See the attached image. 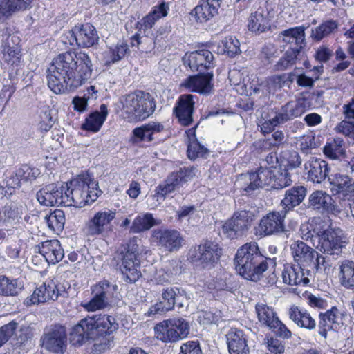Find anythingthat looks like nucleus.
<instances>
[{
  "label": "nucleus",
  "mask_w": 354,
  "mask_h": 354,
  "mask_svg": "<svg viewBox=\"0 0 354 354\" xmlns=\"http://www.w3.org/2000/svg\"><path fill=\"white\" fill-rule=\"evenodd\" d=\"M155 236L158 245L168 252L178 250L184 241L183 236L176 230H160L156 232Z\"/></svg>",
  "instance_id": "24"
},
{
  "label": "nucleus",
  "mask_w": 354,
  "mask_h": 354,
  "mask_svg": "<svg viewBox=\"0 0 354 354\" xmlns=\"http://www.w3.org/2000/svg\"><path fill=\"white\" fill-rule=\"evenodd\" d=\"M333 55V50L326 46H320L315 51L314 57L320 64L327 62Z\"/></svg>",
  "instance_id": "63"
},
{
  "label": "nucleus",
  "mask_w": 354,
  "mask_h": 354,
  "mask_svg": "<svg viewBox=\"0 0 354 354\" xmlns=\"http://www.w3.org/2000/svg\"><path fill=\"white\" fill-rule=\"evenodd\" d=\"M306 194V189L301 185L294 186L287 189L284 198L281 202V205L283 206L282 210L286 211L287 214L303 201Z\"/></svg>",
  "instance_id": "34"
},
{
  "label": "nucleus",
  "mask_w": 354,
  "mask_h": 354,
  "mask_svg": "<svg viewBox=\"0 0 354 354\" xmlns=\"http://www.w3.org/2000/svg\"><path fill=\"white\" fill-rule=\"evenodd\" d=\"M154 331L156 338L164 343H174L179 341L176 331L172 328L168 319L157 324Z\"/></svg>",
  "instance_id": "39"
},
{
  "label": "nucleus",
  "mask_w": 354,
  "mask_h": 354,
  "mask_svg": "<svg viewBox=\"0 0 354 354\" xmlns=\"http://www.w3.org/2000/svg\"><path fill=\"white\" fill-rule=\"evenodd\" d=\"M324 154L331 160H337L345 155L344 142L341 138H335L328 142L323 149Z\"/></svg>",
  "instance_id": "42"
},
{
  "label": "nucleus",
  "mask_w": 354,
  "mask_h": 354,
  "mask_svg": "<svg viewBox=\"0 0 354 354\" xmlns=\"http://www.w3.org/2000/svg\"><path fill=\"white\" fill-rule=\"evenodd\" d=\"M310 274L309 270H305L299 265H285L282 272V279L285 283L290 286L303 285L309 283L308 275Z\"/></svg>",
  "instance_id": "27"
},
{
  "label": "nucleus",
  "mask_w": 354,
  "mask_h": 354,
  "mask_svg": "<svg viewBox=\"0 0 354 354\" xmlns=\"http://www.w3.org/2000/svg\"><path fill=\"white\" fill-rule=\"evenodd\" d=\"M308 102L304 98H299L295 101H290L282 106L276 112V115L283 124L300 117L308 109Z\"/></svg>",
  "instance_id": "23"
},
{
  "label": "nucleus",
  "mask_w": 354,
  "mask_h": 354,
  "mask_svg": "<svg viewBox=\"0 0 354 354\" xmlns=\"http://www.w3.org/2000/svg\"><path fill=\"white\" fill-rule=\"evenodd\" d=\"M185 293V291L184 290H181L176 286L163 288L162 291V300L150 308L149 314H160L172 310L178 297Z\"/></svg>",
  "instance_id": "20"
},
{
  "label": "nucleus",
  "mask_w": 354,
  "mask_h": 354,
  "mask_svg": "<svg viewBox=\"0 0 354 354\" xmlns=\"http://www.w3.org/2000/svg\"><path fill=\"white\" fill-rule=\"evenodd\" d=\"M319 334L326 337L327 331L337 330L343 324V314L335 307L319 315Z\"/></svg>",
  "instance_id": "21"
},
{
  "label": "nucleus",
  "mask_w": 354,
  "mask_h": 354,
  "mask_svg": "<svg viewBox=\"0 0 354 354\" xmlns=\"http://www.w3.org/2000/svg\"><path fill=\"white\" fill-rule=\"evenodd\" d=\"M92 71L87 54L67 51L54 58L48 69V86L55 94L68 93L91 79Z\"/></svg>",
  "instance_id": "1"
},
{
  "label": "nucleus",
  "mask_w": 354,
  "mask_h": 354,
  "mask_svg": "<svg viewBox=\"0 0 354 354\" xmlns=\"http://www.w3.org/2000/svg\"><path fill=\"white\" fill-rule=\"evenodd\" d=\"M234 265L239 274L247 280L257 281L268 271L271 273L268 277V283L274 285L277 281L274 273L277 266L275 259L263 255L256 242L246 243L237 250Z\"/></svg>",
  "instance_id": "2"
},
{
  "label": "nucleus",
  "mask_w": 354,
  "mask_h": 354,
  "mask_svg": "<svg viewBox=\"0 0 354 354\" xmlns=\"http://www.w3.org/2000/svg\"><path fill=\"white\" fill-rule=\"evenodd\" d=\"M164 130V125L159 122H150L141 127H136L132 131L131 141L133 144L140 142H151L153 136Z\"/></svg>",
  "instance_id": "30"
},
{
  "label": "nucleus",
  "mask_w": 354,
  "mask_h": 354,
  "mask_svg": "<svg viewBox=\"0 0 354 354\" xmlns=\"http://www.w3.org/2000/svg\"><path fill=\"white\" fill-rule=\"evenodd\" d=\"M289 318L298 326L308 330L315 328L316 322L307 310L292 306L288 312Z\"/></svg>",
  "instance_id": "35"
},
{
  "label": "nucleus",
  "mask_w": 354,
  "mask_h": 354,
  "mask_svg": "<svg viewBox=\"0 0 354 354\" xmlns=\"http://www.w3.org/2000/svg\"><path fill=\"white\" fill-rule=\"evenodd\" d=\"M187 152L190 160H195L198 158H207L209 150L201 145L196 139L193 138L189 140Z\"/></svg>",
  "instance_id": "54"
},
{
  "label": "nucleus",
  "mask_w": 354,
  "mask_h": 354,
  "mask_svg": "<svg viewBox=\"0 0 354 354\" xmlns=\"http://www.w3.org/2000/svg\"><path fill=\"white\" fill-rule=\"evenodd\" d=\"M109 305V301L101 297L97 294H94L93 298L86 303H82L81 306L86 311H95L102 310Z\"/></svg>",
  "instance_id": "56"
},
{
  "label": "nucleus",
  "mask_w": 354,
  "mask_h": 354,
  "mask_svg": "<svg viewBox=\"0 0 354 354\" xmlns=\"http://www.w3.org/2000/svg\"><path fill=\"white\" fill-rule=\"evenodd\" d=\"M226 337L230 354H249L246 336L241 330L231 329Z\"/></svg>",
  "instance_id": "32"
},
{
  "label": "nucleus",
  "mask_w": 354,
  "mask_h": 354,
  "mask_svg": "<svg viewBox=\"0 0 354 354\" xmlns=\"http://www.w3.org/2000/svg\"><path fill=\"white\" fill-rule=\"evenodd\" d=\"M330 220L317 218L315 226L308 225L301 226V236L304 240H311L313 245L322 252L328 255H339L345 248L347 239L343 231L339 228L330 227Z\"/></svg>",
  "instance_id": "3"
},
{
  "label": "nucleus",
  "mask_w": 354,
  "mask_h": 354,
  "mask_svg": "<svg viewBox=\"0 0 354 354\" xmlns=\"http://www.w3.org/2000/svg\"><path fill=\"white\" fill-rule=\"evenodd\" d=\"M18 323L12 321L0 327V347L2 346L15 334Z\"/></svg>",
  "instance_id": "59"
},
{
  "label": "nucleus",
  "mask_w": 354,
  "mask_h": 354,
  "mask_svg": "<svg viewBox=\"0 0 354 354\" xmlns=\"http://www.w3.org/2000/svg\"><path fill=\"white\" fill-rule=\"evenodd\" d=\"M168 10L169 7L165 2H162L158 6L154 7L153 11L142 19V26L144 31L151 29L157 20L167 16Z\"/></svg>",
  "instance_id": "45"
},
{
  "label": "nucleus",
  "mask_w": 354,
  "mask_h": 354,
  "mask_svg": "<svg viewBox=\"0 0 354 354\" xmlns=\"http://www.w3.org/2000/svg\"><path fill=\"white\" fill-rule=\"evenodd\" d=\"M129 50L128 45L124 43L118 44L114 48H111L109 52V63L114 64L122 59Z\"/></svg>",
  "instance_id": "58"
},
{
  "label": "nucleus",
  "mask_w": 354,
  "mask_h": 354,
  "mask_svg": "<svg viewBox=\"0 0 354 354\" xmlns=\"http://www.w3.org/2000/svg\"><path fill=\"white\" fill-rule=\"evenodd\" d=\"M65 184H49L40 189L37 193L38 202L44 206L64 205L65 199Z\"/></svg>",
  "instance_id": "16"
},
{
  "label": "nucleus",
  "mask_w": 354,
  "mask_h": 354,
  "mask_svg": "<svg viewBox=\"0 0 354 354\" xmlns=\"http://www.w3.org/2000/svg\"><path fill=\"white\" fill-rule=\"evenodd\" d=\"M171 326L176 331L178 340L186 337L189 333V324L184 318L174 317L169 319Z\"/></svg>",
  "instance_id": "55"
},
{
  "label": "nucleus",
  "mask_w": 354,
  "mask_h": 354,
  "mask_svg": "<svg viewBox=\"0 0 354 354\" xmlns=\"http://www.w3.org/2000/svg\"><path fill=\"white\" fill-rule=\"evenodd\" d=\"M41 340L45 349L55 354H63L66 348V329L62 326H54L45 332Z\"/></svg>",
  "instance_id": "15"
},
{
  "label": "nucleus",
  "mask_w": 354,
  "mask_h": 354,
  "mask_svg": "<svg viewBox=\"0 0 354 354\" xmlns=\"http://www.w3.org/2000/svg\"><path fill=\"white\" fill-rule=\"evenodd\" d=\"M40 174V171L36 167H32L28 165H22L16 173V176L12 179V183L8 185L13 188H19L21 186L22 181L32 182Z\"/></svg>",
  "instance_id": "36"
},
{
  "label": "nucleus",
  "mask_w": 354,
  "mask_h": 354,
  "mask_svg": "<svg viewBox=\"0 0 354 354\" xmlns=\"http://www.w3.org/2000/svg\"><path fill=\"white\" fill-rule=\"evenodd\" d=\"M117 285L112 284L106 280L100 281L92 288L93 294H97L109 301L117 290Z\"/></svg>",
  "instance_id": "53"
},
{
  "label": "nucleus",
  "mask_w": 354,
  "mask_h": 354,
  "mask_svg": "<svg viewBox=\"0 0 354 354\" xmlns=\"http://www.w3.org/2000/svg\"><path fill=\"white\" fill-rule=\"evenodd\" d=\"M331 190L336 194L337 203L342 212H346L349 201L354 197V180L347 175L337 174L328 178Z\"/></svg>",
  "instance_id": "12"
},
{
  "label": "nucleus",
  "mask_w": 354,
  "mask_h": 354,
  "mask_svg": "<svg viewBox=\"0 0 354 354\" xmlns=\"http://www.w3.org/2000/svg\"><path fill=\"white\" fill-rule=\"evenodd\" d=\"M64 184V206L81 208L92 204L102 194L98 182L88 173L81 174Z\"/></svg>",
  "instance_id": "4"
},
{
  "label": "nucleus",
  "mask_w": 354,
  "mask_h": 354,
  "mask_svg": "<svg viewBox=\"0 0 354 354\" xmlns=\"http://www.w3.org/2000/svg\"><path fill=\"white\" fill-rule=\"evenodd\" d=\"M201 353L198 343L195 341H189L182 344L179 354H201Z\"/></svg>",
  "instance_id": "64"
},
{
  "label": "nucleus",
  "mask_w": 354,
  "mask_h": 354,
  "mask_svg": "<svg viewBox=\"0 0 354 354\" xmlns=\"http://www.w3.org/2000/svg\"><path fill=\"white\" fill-rule=\"evenodd\" d=\"M254 214L246 209L235 211L231 218L226 221L222 225V232L230 239H238L243 236L250 229Z\"/></svg>",
  "instance_id": "10"
},
{
  "label": "nucleus",
  "mask_w": 354,
  "mask_h": 354,
  "mask_svg": "<svg viewBox=\"0 0 354 354\" xmlns=\"http://www.w3.org/2000/svg\"><path fill=\"white\" fill-rule=\"evenodd\" d=\"M277 337L283 339H290L292 337V332L278 318L274 324L269 328Z\"/></svg>",
  "instance_id": "60"
},
{
  "label": "nucleus",
  "mask_w": 354,
  "mask_h": 354,
  "mask_svg": "<svg viewBox=\"0 0 354 354\" xmlns=\"http://www.w3.org/2000/svg\"><path fill=\"white\" fill-rule=\"evenodd\" d=\"M213 73L207 72L192 75L187 77L182 82L181 86L191 92L198 93L201 95H209L213 92L214 85L212 83Z\"/></svg>",
  "instance_id": "17"
},
{
  "label": "nucleus",
  "mask_w": 354,
  "mask_h": 354,
  "mask_svg": "<svg viewBox=\"0 0 354 354\" xmlns=\"http://www.w3.org/2000/svg\"><path fill=\"white\" fill-rule=\"evenodd\" d=\"M48 227L53 232H59L64 229L65 214L61 209H56L45 216Z\"/></svg>",
  "instance_id": "51"
},
{
  "label": "nucleus",
  "mask_w": 354,
  "mask_h": 354,
  "mask_svg": "<svg viewBox=\"0 0 354 354\" xmlns=\"http://www.w3.org/2000/svg\"><path fill=\"white\" fill-rule=\"evenodd\" d=\"M299 48H290L279 59L275 67L279 71L286 70L295 64L299 55Z\"/></svg>",
  "instance_id": "50"
},
{
  "label": "nucleus",
  "mask_w": 354,
  "mask_h": 354,
  "mask_svg": "<svg viewBox=\"0 0 354 354\" xmlns=\"http://www.w3.org/2000/svg\"><path fill=\"white\" fill-rule=\"evenodd\" d=\"M221 4V0H200L192 10L191 15L196 22L205 23L218 14Z\"/></svg>",
  "instance_id": "18"
},
{
  "label": "nucleus",
  "mask_w": 354,
  "mask_h": 354,
  "mask_svg": "<svg viewBox=\"0 0 354 354\" xmlns=\"http://www.w3.org/2000/svg\"><path fill=\"white\" fill-rule=\"evenodd\" d=\"M30 0H0V19L10 17L14 12L24 9Z\"/></svg>",
  "instance_id": "44"
},
{
  "label": "nucleus",
  "mask_w": 354,
  "mask_h": 354,
  "mask_svg": "<svg viewBox=\"0 0 354 354\" xmlns=\"http://www.w3.org/2000/svg\"><path fill=\"white\" fill-rule=\"evenodd\" d=\"M19 38L16 36H10L7 41L3 46V52L5 56H7L8 60L16 58L19 59L18 55L20 53V48L17 45L11 46V43L14 44L15 41H17Z\"/></svg>",
  "instance_id": "57"
},
{
  "label": "nucleus",
  "mask_w": 354,
  "mask_h": 354,
  "mask_svg": "<svg viewBox=\"0 0 354 354\" xmlns=\"http://www.w3.org/2000/svg\"><path fill=\"white\" fill-rule=\"evenodd\" d=\"M138 239L134 238L128 242L124 250L118 256V259L120 260L118 266L127 282H136L140 277V272L137 269L140 264L138 259Z\"/></svg>",
  "instance_id": "7"
},
{
  "label": "nucleus",
  "mask_w": 354,
  "mask_h": 354,
  "mask_svg": "<svg viewBox=\"0 0 354 354\" xmlns=\"http://www.w3.org/2000/svg\"><path fill=\"white\" fill-rule=\"evenodd\" d=\"M255 310L259 322L268 328L279 318L274 309L263 303H257Z\"/></svg>",
  "instance_id": "40"
},
{
  "label": "nucleus",
  "mask_w": 354,
  "mask_h": 354,
  "mask_svg": "<svg viewBox=\"0 0 354 354\" xmlns=\"http://www.w3.org/2000/svg\"><path fill=\"white\" fill-rule=\"evenodd\" d=\"M189 259L196 266L209 269L220 257V248L217 243L205 241L189 250Z\"/></svg>",
  "instance_id": "11"
},
{
  "label": "nucleus",
  "mask_w": 354,
  "mask_h": 354,
  "mask_svg": "<svg viewBox=\"0 0 354 354\" xmlns=\"http://www.w3.org/2000/svg\"><path fill=\"white\" fill-rule=\"evenodd\" d=\"M118 324L112 316L95 315L82 319L70 333V342L74 346H81L89 339L113 333Z\"/></svg>",
  "instance_id": "5"
},
{
  "label": "nucleus",
  "mask_w": 354,
  "mask_h": 354,
  "mask_svg": "<svg viewBox=\"0 0 354 354\" xmlns=\"http://www.w3.org/2000/svg\"><path fill=\"white\" fill-rule=\"evenodd\" d=\"M307 178L313 183L320 184L328 176L330 168L322 159L312 158L304 164Z\"/></svg>",
  "instance_id": "25"
},
{
  "label": "nucleus",
  "mask_w": 354,
  "mask_h": 354,
  "mask_svg": "<svg viewBox=\"0 0 354 354\" xmlns=\"http://www.w3.org/2000/svg\"><path fill=\"white\" fill-rule=\"evenodd\" d=\"M290 250L294 261L304 268L311 266L317 255V251L302 241H294Z\"/></svg>",
  "instance_id": "22"
},
{
  "label": "nucleus",
  "mask_w": 354,
  "mask_h": 354,
  "mask_svg": "<svg viewBox=\"0 0 354 354\" xmlns=\"http://www.w3.org/2000/svg\"><path fill=\"white\" fill-rule=\"evenodd\" d=\"M194 106L193 95H183L179 97L174 113L182 125L189 126L193 122Z\"/></svg>",
  "instance_id": "26"
},
{
  "label": "nucleus",
  "mask_w": 354,
  "mask_h": 354,
  "mask_svg": "<svg viewBox=\"0 0 354 354\" xmlns=\"http://www.w3.org/2000/svg\"><path fill=\"white\" fill-rule=\"evenodd\" d=\"M273 169L261 166L255 172L241 174L236 181V186L239 187L248 194L266 186L272 188Z\"/></svg>",
  "instance_id": "9"
},
{
  "label": "nucleus",
  "mask_w": 354,
  "mask_h": 354,
  "mask_svg": "<svg viewBox=\"0 0 354 354\" xmlns=\"http://www.w3.org/2000/svg\"><path fill=\"white\" fill-rule=\"evenodd\" d=\"M71 46L89 48L97 44L99 37L96 28L89 23L75 26L66 35Z\"/></svg>",
  "instance_id": "13"
},
{
  "label": "nucleus",
  "mask_w": 354,
  "mask_h": 354,
  "mask_svg": "<svg viewBox=\"0 0 354 354\" xmlns=\"http://www.w3.org/2000/svg\"><path fill=\"white\" fill-rule=\"evenodd\" d=\"M156 225V220L151 214H140L133 220L130 231L133 233H140L150 230Z\"/></svg>",
  "instance_id": "43"
},
{
  "label": "nucleus",
  "mask_w": 354,
  "mask_h": 354,
  "mask_svg": "<svg viewBox=\"0 0 354 354\" xmlns=\"http://www.w3.org/2000/svg\"><path fill=\"white\" fill-rule=\"evenodd\" d=\"M100 110V111H94L88 115L82 124L83 129L93 132H97L100 130L108 114L107 106L105 104H102Z\"/></svg>",
  "instance_id": "37"
},
{
  "label": "nucleus",
  "mask_w": 354,
  "mask_h": 354,
  "mask_svg": "<svg viewBox=\"0 0 354 354\" xmlns=\"http://www.w3.org/2000/svg\"><path fill=\"white\" fill-rule=\"evenodd\" d=\"M115 216V209L104 208L95 212L85 224L86 234L91 236H108L113 230L112 222Z\"/></svg>",
  "instance_id": "8"
},
{
  "label": "nucleus",
  "mask_w": 354,
  "mask_h": 354,
  "mask_svg": "<svg viewBox=\"0 0 354 354\" xmlns=\"http://www.w3.org/2000/svg\"><path fill=\"white\" fill-rule=\"evenodd\" d=\"M339 278L341 284L346 288L354 289V262L343 261L339 266Z\"/></svg>",
  "instance_id": "41"
},
{
  "label": "nucleus",
  "mask_w": 354,
  "mask_h": 354,
  "mask_svg": "<svg viewBox=\"0 0 354 354\" xmlns=\"http://www.w3.org/2000/svg\"><path fill=\"white\" fill-rule=\"evenodd\" d=\"M279 40L286 44H290V48H299V52L305 44V28L297 26L282 31L279 35Z\"/></svg>",
  "instance_id": "33"
},
{
  "label": "nucleus",
  "mask_w": 354,
  "mask_h": 354,
  "mask_svg": "<svg viewBox=\"0 0 354 354\" xmlns=\"http://www.w3.org/2000/svg\"><path fill=\"white\" fill-rule=\"evenodd\" d=\"M37 247L38 252L45 258L48 263L55 264L64 257V250L60 242L57 239L41 242Z\"/></svg>",
  "instance_id": "31"
},
{
  "label": "nucleus",
  "mask_w": 354,
  "mask_h": 354,
  "mask_svg": "<svg viewBox=\"0 0 354 354\" xmlns=\"http://www.w3.org/2000/svg\"><path fill=\"white\" fill-rule=\"evenodd\" d=\"M21 288L16 279H10L6 276L0 277V295L16 296Z\"/></svg>",
  "instance_id": "49"
},
{
  "label": "nucleus",
  "mask_w": 354,
  "mask_h": 354,
  "mask_svg": "<svg viewBox=\"0 0 354 354\" xmlns=\"http://www.w3.org/2000/svg\"><path fill=\"white\" fill-rule=\"evenodd\" d=\"M309 204L314 209H322L334 215H339L342 210L337 203L332 197L323 191H315L309 197Z\"/></svg>",
  "instance_id": "28"
},
{
  "label": "nucleus",
  "mask_w": 354,
  "mask_h": 354,
  "mask_svg": "<svg viewBox=\"0 0 354 354\" xmlns=\"http://www.w3.org/2000/svg\"><path fill=\"white\" fill-rule=\"evenodd\" d=\"M214 56L207 49L191 52L187 56L188 65L194 71L202 72L214 66Z\"/></svg>",
  "instance_id": "29"
},
{
  "label": "nucleus",
  "mask_w": 354,
  "mask_h": 354,
  "mask_svg": "<svg viewBox=\"0 0 354 354\" xmlns=\"http://www.w3.org/2000/svg\"><path fill=\"white\" fill-rule=\"evenodd\" d=\"M337 27L338 24L335 21H326L319 26L312 28L310 37L313 40L319 41L323 38L335 32L337 29Z\"/></svg>",
  "instance_id": "47"
},
{
  "label": "nucleus",
  "mask_w": 354,
  "mask_h": 354,
  "mask_svg": "<svg viewBox=\"0 0 354 354\" xmlns=\"http://www.w3.org/2000/svg\"><path fill=\"white\" fill-rule=\"evenodd\" d=\"M292 183L291 174L288 169L276 167L273 169L272 188L283 189L290 186Z\"/></svg>",
  "instance_id": "48"
},
{
  "label": "nucleus",
  "mask_w": 354,
  "mask_h": 354,
  "mask_svg": "<svg viewBox=\"0 0 354 354\" xmlns=\"http://www.w3.org/2000/svg\"><path fill=\"white\" fill-rule=\"evenodd\" d=\"M62 293L64 290H61L54 280H49L34 290L30 301L33 304L55 301Z\"/></svg>",
  "instance_id": "19"
},
{
  "label": "nucleus",
  "mask_w": 354,
  "mask_h": 354,
  "mask_svg": "<svg viewBox=\"0 0 354 354\" xmlns=\"http://www.w3.org/2000/svg\"><path fill=\"white\" fill-rule=\"evenodd\" d=\"M195 171L196 169L193 167H184L179 171L172 174L171 176L175 178L174 180L180 185L182 183L195 176Z\"/></svg>",
  "instance_id": "61"
},
{
  "label": "nucleus",
  "mask_w": 354,
  "mask_h": 354,
  "mask_svg": "<svg viewBox=\"0 0 354 354\" xmlns=\"http://www.w3.org/2000/svg\"><path fill=\"white\" fill-rule=\"evenodd\" d=\"M122 111L130 119L144 120L155 111L156 105L154 98L149 93L136 91L121 99Z\"/></svg>",
  "instance_id": "6"
},
{
  "label": "nucleus",
  "mask_w": 354,
  "mask_h": 354,
  "mask_svg": "<svg viewBox=\"0 0 354 354\" xmlns=\"http://www.w3.org/2000/svg\"><path fill=\"white\" fill-rule=\"evenodd\" d=\"M248 26L250 30L257 33H262L269 30L270 24L268 14L263 10H257L250 15Z\"/></svg>",
  "instance_id": "38"
},
{
  "label": "nucleus",
  "mask_w": 354,
  "mask_h": 354,
  "mask_svg": "<svg viewBox=\"0 0 354 354\" xmlns=\"http://www.w3.org/2000/svg\"><path fill=\"white\" fill-rule=\"evenodd\" d=\"M286 212H272L263 216L258 226L254 229L255 236L262 238L266 236L278 234L285 231L284 218Z\"/></svg>",
  "instance_id": "14"
},
{
  "label": "nucleus",
  "mask_w": 354,
  "mask_h": 354,
  "mask_svg": "<svg viewBox=\"0 0 354 354\" xmlns=\"http://www.w3.org/2000/svg\"><path fill=\"white\" fill-rule=\"evenodd\" d=\"M174 179L169 176L165 183L160 184L156 187L155 194L152 197L156 198V201L159 203L160 201H162L167 194L174 192L178 187L179 185Z\"/></svg>",
  "instance_id": "52"
},
{
  "label": "nucleus",
  "mask_w": 354,
  "mask_h": 354,
  "mask_svg": "<svg viewBox=\"0 0 354 354\" xmlns=\"http://www.w3.org/2000/svg\"><path fill=\"white\" fill-rule=\"evenodd\" d=\"M337 132L342 133L354 140V122L342 120L335 129Z\"/></svg>",
  "instance_id": "62"
},
{
  "label": "nucleus",
  "mask_w": 354,
  "mask_h": 354,
  "mask_svg": "<svg viewBox=\"0 0 354 354\" xmlns=\"http://www.w3.org/2000/svg\"><path fill=\"white\" fill-rule=\"evenodd\" d=\"M240 50V43L237 39L230 36L221 40L217 46L218 54H225L230 57H234Z\"/></svg>",
  "instance_id": "46"
}]
</instances>
